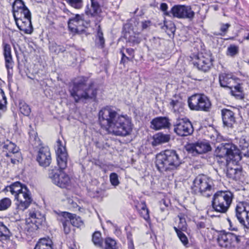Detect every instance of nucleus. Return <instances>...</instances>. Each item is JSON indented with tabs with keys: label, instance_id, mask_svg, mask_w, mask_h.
Returning a JSON list of instances; mask_svg holds the SVG:
<instances>
[{
	"label": "nucleus",
	"instance_id": "1",
	"mask_svg": "<svg viewBox=\"0 0 249 249\" xmlns=\"http://www.w3.org/2000/svg\"><path fill=\"white\" fill-rule=\"evenodd\" d=\"M99 121L103 128L115 136L126 137L133 130L131 118L126 115L120 114L112 107L107 106L100 110Z\"/></svg>",
	"mask_w": 249,
	"mask_h": 249
},
{
	"label": "nucleus",
	"instance_id": "2",
	"mask_svg": "<svg viewBox=\"0 0 249 249\" xmlns=\"http://www.w3.org/2000/svg\"><path fill=\"white\" fill-rule=\"evenodd\" d=\"M156 166L161 173H170L177 170L181 164V160L177 152L167 150L156 156Z\"/></svg>",
	"mask_w": 249,
	"mask_h": 249
},
{
	"label": "nucleus",
	"instance_id": "3",
	"mask_svg": "<svg viewBox=\"0 0 249 249\" xmlns=\"http://www.w3.org/2000/svg\"><path fill=\"white\" fill-rule=\"evenodd\" d=\"M10 191L17 200V208L19 211H23L29 206L32 199L29 190L26 186L23 185L19 182H16L5 189Z\"/></svg>",
	"mask_w": 249,
	"mask_h": 249
},
{
	"label": "nucleus",
	"instance_id": "4",
	"mask_svg": "<svg viewBox=\"0 0 249 249\" xmlns=\"http://www.w3.org/2000/svg\"><path fill=\"white\" fill-rule=\"evenodd\" d=\"M88 79L85 77L81 78L77 82H74L72 86L70 88V92L71 97L75 102H78L82 99H92L96 97V89H93L91 85H87L86 83Z\"/></svg>",
	"mask_w": 249,
	"mask_h": 249
},
{
	"label": "nucleus",
	"instance_id": "5",
	"mask_svg": "<svg viewBox=\"0 0 249 249\" xmlns=\"http://www.w3.org/2000/svg\"><path fill=\"white\" fill-rule=\"evenodd\" d=\"M233 194L229 191H219L213 196L212 206L213 210L221 213L229 210L233 199Z\"/></svg>",
	"mask_w": 249,
	"mask_h": 249
},
{
	"label": "nucleus",
	"instance_id": "6",
	"mask_svg": "<svg viewBox=\"0 0 249 249\" xmlns=\"http://www.w3.org/2000/svg\"><path fill=\"white\" fill-rule=\"evenodd\" d=\"M192 190L195 194H200L203 196L209 197L213 193V180L207 176L199 175L194 179Z\"/></svg>",
	"mask_w": 249,
	"mask_h": 249
},
{
	"label": "nucleus",
	"instance_id": "7",
	"mask_svg": "<svg viewBox=\"0 0 249 249\" xmlns=\"http://www.w3.org/2000/svg\"><path fill=\"white\" fill-rule=\"evenodd\" d=\"M188 106L191 110L209 111L211 103L208 97L203 94H195L188 99Z\"/></svg>",
	"mask_w": 249,
	"mask_h": 249
},
{
	"label": "nucleus",
	"instance_id": "8",
	"mask_svg": "<svg viewBox=\"0 0 249 249\" xmlns=\"http://www.w3.org/2000/svg\"><path fill=\"white\" fill-rule=\"evenodd\" d=\"M3 154L13 164L19 162L21 159V153L19 148L13 142L6 140L0 145Z\"/></svg>",
	"mask_w": 249,
	"mask_h": 249
},
{
	"label": "nucleus",
	"instance_id": "9",
	"mask_svg": "<svg viewBox=\"0 0 249 249\" xmlns=\"http://www.w3.org/2000/svg\"><path fill=\"white\" fill-rule=\"evenodd\" d=\"M240 236L231 232L221 231L218 235L217 242L220 246L225 248L234 247L240 242Z\"/></svg>",
	"mask_w": 249,
	"mask_h": 249
},
{
	"label": "nucleus",
	"instance_id": "10",
	"mask_svg": "<svg viewBox=\"0 0 249 249\" xmlns=\"http://www.w3.org/2000/svg\"><path fill=\"white\" fill-rule=\"evenodd\" d=\"M235 216L245 228H249V204L245 201L238 202L235 207Z\"/></svg>",
	"mask_w": 249,
	"mask_h": 249
},
{
	"label": "nucleus",
	"instance_id": "11",
	"mask_svg": "<svg viewBox=\"0 0 249 249\" xmlns=\"http://www.w3.org/2000/svg\"><path fill=\"white\" fill-rule=\"evenodd\" d=\"M235 149V146L232 143H222L216 146L214 153L217 157L223 159L222 162L227 163L229 160L233 159Z\"/></svg>",
	"mask_w": 249,
	"mask_h": 249
},
{
	"label": "nucleus",
	"instance_id": "12",
	"mask_svg": "<svg viewBox=\"0 0 249 249\" xmlns=\"http://www.w3.org/2000/svg\"><path fill=\"white\" fill-rule=\"evenodd\" d=\"M173 126L174 131L179 136H187L191 135L194 132L191 122L186 118L177 120Z\"/></svg>",
	"mask_w": 249,
	"mask_h": 249
},
{
	"label": "nucleus",
	"instance_id": "13",
	"mask_svg": "<svg viewBox=\"0 0 249 249\" xmlns=\"http://www.w3.org/2000/svg\"><path fill=\"white\" fill-rule=\"evenodd\" d=\"M172 15L173 18L179 19H187L192 20L195 16V13L190 6L185 5H175L171 8Z\"/></svg>",
	"mask_w": 249,
	"mask_h": 249
},
{
	"label": "nucleus",
	"instance_id": "14",
	"mask_svg": "<svg viewBox=\"0 0 249 249\" xmlns=\"http://www.w3.org/2000/svg\"><path fill=\"white\" fill-rule=\"evenodd\" d=\"M49 177L54 184L61 188H65L70 182L68 175L56 167L49 170Z\"/></svg>",
	"mask_w": 249,
	"mask_h": 249
},
{
	"label": "nucleus",
	"instance_id": "15",
	"mask_svg": "<svg viewBox=\"0 0 249 249\" xmlns=\"http://www.w3.org/2000/svg\"><path fill=\"white\" fill-rule=\"evenodd\" d=\"M211 149L210 143L207 141H198L189 143L186 146V150L193 155L207 153Z\"/></svg>",
	"mask_w": 249,
	"mask_h": 249
},
{
	"label": "nucleus",
	"instance_id": "16",
	"mask_svg": "<svg viewBox=\"0 0 249 249\" xmlns=\"http://www.w3.org/2000/svg\"><path fill=\"white\" fill-rule=\"evenodd\" d=\"M36 160L39 164L44 167L50 165L52 161L51 155L49 148L47 146L40 147L38 151Z\"/></svg>",
	"mask_w": 249,
	"mask_h": 249
},
{
	"label": "nucleus",
	"instance_id": "17",
	"mask_svg": "<svg viewBox=\"0 0 249 249\" xmlns=\"http://www.w3.org/2000/svg\"><path fill=\"white\" fill-rule=\"evenodd\" d=\"M18 28L25 34H30L33 31L31 22V15L29 17H24L15 20Z\"/></svg>",
	"mask_w": 249,
	"mask_h": 249
},
{
	"label": "nucleus",
	"instance_id": "18",
	"mask_svg": "<svg viewBox=\"0 0 249 249\" xmlns=\"http://www.w3.org/2000/svg\"><path fill=\"white\" fill-rule=\"evenodd\" d=\"M238 78L232 73H222L219 75V82L221 87L231 88L235 84Z\"/></svg>",
	"mask_w": 249,
	"mask_h": 249
},
{
	"label": "nucleus",
	"instance_id": "19",
	"mask_svg": "<svg viewBox=\"0 0 249 249\" xmlns=\"http://www.w3.org/2000/svg\"><path fill=\"white\" fill-rule=\"evenodd\" d=\"M194 64L199 70L207 72L212 66V59L211 56L206 57L200 55L198 56L196 61L194 62Z\"/></svg>",
	"mask_w": 249,
	"mask_h": 249
},
{
	"label": "nucleus",
	"instance_id": "20",
	"mask_svg": "<svg viewBox=\"0 0 249 249\" xmlns=\"http://www.w3.org/2000/svg\"><path fill=\"white\" fill-rule=\"evenodd\" d=\"M45 220L44 214H42L40 211L36 209H31L29 211L28 222H31L36 225L38 228L41 225Z\"/></svg>",
	"mask_w": 249,
	"mask_h": 249
},
{
	"label": "nucleus",
	"instance_id": "21",
	"mask_svg": "<svg viewBox=\"0 0 249 249\" xmlns=\"http://www.w3.org/2000/svg\"><path fill=\"white\" fill-rule=\"evenodd\" d=\"M91 5H88L85 10L86 14L91 17L99 16L101 13V5L104 0H90Z\"/></svg>",
	"mask_w": 249,
	"mask_h": 249
},
{
	"label": "nucleus",
	"instance_id": "22",
	"mask_svg": "<svg viewBox=\"0 0 249 249\" xmlns=\"http://www.w3.org/2000/svg\"><path fill=\"white\" fill-rule=\"evenodd\" d=\"M3 55L5 60V67L7 70L8 75H9L10 74V70H13L14 64V62L11 54V48L9 44H4Z\"/></svg>",
	"mask_w": 249,
	"mask_h": 249
},
{
	"label": "nucleus",
	"instance_id": "23",
	"mask_svg": "<svg viewBox=\"0 0 249 249\" xmlns=\"http://www.w3.org/2000/svg\"><path fill=\"white\" fill-rule=\"evenodd\" d=\"M151 127L155 130L169 128L171 123L168 118L166 117H158L153 119L151 122Z\"/></svg>",
	"mask_w": 249,
	"mask_h": 249
},
{
	"label": "nucleus",
	"instance_id": "24",
	"mask_svg": "<svg viewBox=\"0 0 249 249\" xmlns=\"http://www.w3.org/2000/svg\"><path fill=\"white\" fill-rule=\"evenodd\" d=\"M221 116L224 125L228 127H232L236 122L235 113L230 109L223 108L221 110Z\"/></svg>",
	"mask_w": 249,
	"mask_h": 249
},
{
	"label": "nucleus",
	"instance_id": "25",
	"mask_svg": "<svg viewBox=\"0 0 249 249\" xmlns=\"http://www.w3.org/2000/svg\"><path fill=\"white\" fill-rule=\"evenodd\" d=\"M236 147L240 151L239 155L240 160L242 159L243 157L249 158V143L244 137H242L240 138L238 145Z\"/></svg>",
	"mask_w": 249,
	"mask_h": 249
},
{
	"label": "nucleus",
	"instance_id": "26",
	"mask_svg": "<svg viewBox=\"0 0 249 249\" xmlns=\"http://www.w3.org/2000/svg\"><path fill=\"white\" fill-rule=\"evenodd\" d=\"M84 23L83 16L76 15L74 17L69 19L68 26L71 31L78 32L80 27L84 26Z\"/></svg>",
	"mask_w": 249,
	"mask_h": 249
},
{
	"label": "nucleus",
	"instance_id": "27",
	"mask_svg": "<svg viewBox=\"0 0 249 249\" xmlns=\"http://www.w3.org/2000/svg\"><path fill=\"white\" fill-rule=\"evenodd\" d=\"M70 215L68 212H63L58 214L57 219L63 225L64 232L66 234H69L71 231V223L67 219V217Z\"/></svg>",
	"mask_w": 249,
	"mask_h": 249
},
{
	"label": "nucleus",
	"instance_id": "28",
	"mask_svg": "<svg viewBox=\"0 0 249 249\" xmlns=\"http://www.w3.org/2000/svg\"><path fill=\"white\" fill-rule=\"evenodd\" d=\"M170 140V136L169 135L158 133L153 136V141L152 143L153 146H157L167 142Z\"/></svg>",
	"mask_w": 249,
	"mask_h": 249
},
{
	"label": "nucleus",
	"instance_id": "29",
	"mask_svg": "<svg viewBox=\"0 0 249 249\" xmlns=\"http://www.w3.org/2000/svg\"><path fill=\"white\" fill-rule=\"evenodd\" d=\"M56 156L57 165L59 167L57 169L63 171L67 166L68 153L56 154Z\"/></svg>",
	"mask_w": 249,
	"mask_h": 249
},
{
	"label": "nucleus",
	"instance_id": "30",
	"mask_svg": "<svg viewBox=\"0 0 249 249\" xmlns=\"http://www.w3.org/2000/svg\"><path fill=\"white\" fill-rule=\"evenodd\" d=\"M12 234L9 228L3 222H0V240L6 241L9 239Z\"/></svg>",
	"mask_w": 249,
	"mask_h": 249
},
{
	"label": "nucleus",
	"instance_id": "31",
	"mask_svg": "<svg viewBox=\"0 0 249 249\" xmlns=\"http://www.w3.org/2000/svg\"><path fill=\"white\" fill-rule=\"evenodd\" d=\"M68 213L70 215L67 217V219L72 225L76 227H79L83 224V223L79 216H77L76 214H72L70 213Z\"/></svg>",
	"mask_w": 249,
	"mask_h": 249
},
{
	"label": "nucleus",
	"instance_id": "32",
	"mask_svg": "<svg viewBox=\"0 0 249 249\" xmlns=\"http://www.w3.org/2000/svg\"><path fill=\"white\" fill-rule=\"evenodd\" d=\"M170 106L174 112H180L183 110L184 104L181 101L172 100Z\"/></svg>",
	"mask_w": 249,
	"mask_h": 249
},
{
	"label": "nucleus",
	"instance_id": "33",
	"mask_svg": "<svg viewBox=\"0 0 249 249\" xmlns=\"http://www.w3.org/2000/svg\"><path fill=\"white\" fill-rule=\"evenodd\" d=\"M30 15H31V13L27 7L13 14L14 20H17V19L23 18L24 17H29Z\"/></svg>",
	"mask_w": 249,
	"mask_h": 249
},
{
	"label": "nucleus",
	"instance_id": "34",
	"mask_svg": "<svg viewBox=\"0 0 249 249\" xmlns=\"http://www.w3.org/2000/svg\"><path fill=\"white\" fill-rule=\"evenodd\" d=\"M6 104V97L3 90L0 88V118L7 109Z\"/></svg>",
	"mask_w": 249,
	"mask_h": 249
},
{
	"label": "nucleus",
	"instance_id": "35",
	"mask_svg": "<svg viewBox=\"0 0 249 249\" xmlns=\"http://www.w3.org/2000/svg\"><path fill=\"white\" fill-rule=\"evenodd\" d=\"M96 44L101 48H103L105 45V39L100 26H98L96 36Z\"/></svg>",
	"mask_w": 249,
	"mask_h": 249
},
{
	"label": "nucleus",
	"instance_id": "36",
	"mask_svg": "<svg viewBox=\"0 0 249 249\" xmlns=\"http://www.w3.org/2000/svg\"><path fill=\"white\" fill-rule=\"evenodd\" d=\"M140 209L139 210V213L142 217L145 220H148L149 219V211L146 207L145 202H142L140 204Z\"/></svg>",
	"mask_w": 249,
	"mask_h": 249
},
{
	"label": "nucleus",
	"instance_id": "37",
	"mask_svg": "<svg viewBox=\"0 0 249 249\" xmlns=\"http://www.w3.org/2000/svg\"><path fill=\"white\" fill-rule=\"evenodd\" d=\"M240 173L241 171L239 169L231 168L227 169L226 176L229 178L236 179Z\"/></svg>",
	"mask_w": 249,
	"mask_h": 249
},
{
	"label": "nucleus",
	"instance_id": "38",
	"mask_svg": "<svg viewBox=\"0 0 249 249\" xmlns=\"http://www.w3.org/2000/svg\"><path fill=\"white\" fill-rule=\"evenodd\" d=\"M27 7L22 0H15L12 4V14Z\"/></svg>",
	"mask_w": 249,
	"mask_h": 249
},
{
	"label": "nucleus",
	"instance_id": "39",
	"mask_svg": "<svg viewBox=\"0 0 249 249\" xmlns=\"http://www.w3.org/2000/svg\"><path fill=\"white\" fill-rule=\"evenodd\" d=\"M239 47L234 44H231L228 47L226 54L228 56L234 57L239 53Z\"/></svg>",
	"mask_w": 249,
	"mask_h": 249
},
{
	"label": "nucleus",
	"instance_id": "40",
	"mask_svg": "<svg viewBox=\"0 0 249 249\" xmlns=\"http://www.w3.org/2000/svg\"><path fill=\"white\" fill-rule=\"evenodd\" d=\"M50 50L56 54H58L60 53H63L65 51V48L61 45H58L56 43H52L49 46Z\"/></svg>",
	"mask_w": 249,
	"mask_h": 249
},
{
	"label": "nucleus",
	"instance_id": "41",
	"mask_svg": "<svg viewBox=\"0 0 249 249\" xmlns=\"http://www.w3.org/2000/svg\"><path fill=\"white\" fill-rule=\"evenodd\" d=\"M174 229L182 243L184 246L187 245L188 244V240L186 235L183 232H182V231H179V229L176 227H174Z\"/></svg>",
	"mask_w": 249,
	"mask_h": 249
},
{
	"label": "nucleus",
	"instance_id": "42",
	"mask_svg": "<svg viewBox=\"0 0 249 249\" xmlns=\"http://www.w3.org/2000/svg\"><path fill=\"white\" fill-rule=\"evenodd\" d=\"M19 111L24 115L28 116L31 113V108L25 102H20L19 103Z\"/></svg>",
	"mask_w": 249,
	"mask_h": 249
},
{
	"label": "nucleus",
	"instance_id": "43",
	"mask_svg": "<svg viewBox=\"0 0 249 249\" xmlns=\"http://www.w3.org/2000/svg\"><path fill=\"white\" fill-rule=\"evenodd\" d=\"M11 205V200L8 197L0 200V211H4L8 209Z\"/></svg>",
	"mask_w": 249,
	"mask_h": 249
},
{
	"label": "nucleus",
	"instance_id": "44",
	"mask_svg": "<svg viewBox=\"0 0 249 249\" xmlns=\"http://www.w3.org/2000/svg\"><path fill=\"white\" fill-rule=\"evenodd\" d=\"M92 242L94 244L98 247H101L102 245V239L101 234L99 231H95L92 235Z\"/></svg>",
	"mask_w": 249,
	"mask_h": 249
},
{
	"label": "nucleus",
	"instance_id": "45",
	"mask_svg": "<svg viewBox=\"0 0 249 249\" xmlns=\"http://www.w3.org/2000/svg\"><path fill=\"white\" fill-rule=\"evenodd\" d=\"M105 243V249H116V242L114 240L110 238H107Z\"/></svg>",
	"mask_w": 249,
	"mask_h": 249
},
{
	"label": "nucleus",
	"instance_id": "46",
	"mask_svg": "<svg viewBox=\"0 0 249 249\" xmlns=\"http://www.w3.org/2000/svg\"><path fill=\"white\" fill-rule=\"evenodd\" d=\"M141 39L138 35H131L129 36L127 42L130 43V46H134L140 43Z\"/></svg>",
	"mask_w": 249,
	"mask_h": 249
},
{
	"label": "nucleus",
	"instance_id": "47",
	"mask_svg": "<svg viewBox=\"0 0 249 249\" xmlns=\"http://www.w3.org/2000/svg\"><path fill=\"white\" fill-rule=\"evenodd\" d=\"M67 153L65 146L63 145L62 141L58 139L56 141V154H62Z\"/></svg>",
	"mask_w": 249,
	"mask_h": 249
},
{
	"label": "nucleus",
	"instance_id": "48",
	"mask_svg": "<svg viewBox=\"0 0 249 249\" xmlns=\"http://www.w3.org/2000/svg\"><path fill=\"white\" fill-rule=\"evenodd\" d=\"M66 1L72 7L80 9L82 7V0H66Z\"/></svg>",
	"mask_w": 249,
	"mask_h": 249
},
{
	"label": "nucleus",
	"instance_id": "49",
	"mask_svg": "<svg viewBox=\"0 0 249 249\" xmlns=\"http://www.w3.org/2000/svg\"><path fill=\"white\" fill-rule=\"evenodd\" d=\"M109 179L111 184L115 187L118 186L120 183L118 176L115 173H112L110 174Z\"/></svg>",
	"mask_w": 249,
	"mask_h": 249
},
{
	"label": "nucleus",
	"instance_id": "50",
	"mask_svg": "<svg viewBox=\"0 0 249 249\" xmlns=\"http://www.w3.org/2000/svg\"><path fill=\"white\" fill-rule=\"evenodd\" d=\"M168 5L167 3L163 2L160 4V10L163 12V15L165 16L171 17L172 16L171 10L170 11H168Z\"/></svg>",
	"mask_w": 249,
	"mask_h": 249
},
{
	"label": "nucleus",
	"instance_id": "51",
	"mask_svg": "<svg viewBox=\"0 0 249 249\" xmlns=\"http://www.w3.org/2000/svg\"><path fill=\"white\" fill-rule=\"evenodd\" d=\"M48 239L43 238L40 239L36 243L34 249H44L46 244H47Z\"/></svg>",
	"mask_w": 249,
	"mask_h": 249
},
{
	"label": "nucleus",
	"instance_id": "52",
	"mask_svg": "<svg viewBox=\"0 0 249 249\" xmlns=\"http://www.w3.org/2000/svg\"><path fill=\"white\" fill-rule=\"evenodd\" d=\"M177 228L179 229V231H185L187 230V224L184 218H179V222Z\"/></svg>",
	"mask_w": 249,
	"mask_h": 249
},
{
	"label": "nucleus",
	"instance_id": "53",
	"mask_svg": "<svg viewBox=\"0 0 249 249\" xmlns=\"http://www.w3.org/2000/svg\"><path fill=\"white\" fill-rule=\"evenodd\" d=\"M231 93L232 96H234L237 99L242 100L244 98L243 90H239L238 91L231 90Z\"/></svg>",
	"mask_w": 249,
	"mask_h": 249
},
{
	"label": "nucleus",
	"instance_id": "54",
	"mask_svg": "<svg viewBox=\"0 0 249 249\" xmlns=\"http://www.w3.org/2000/svg\"><path fill=\"white\" fill-rule=\"evenodd\" d=\"M240 80L238 78V80H237L235 82V85L231 88H229L231 90H233L236 91H238L239 90H243V88L241 86L240 83Z\"/></svg>",
	"mask_w": 249,
	"mask_h": 249
},
{
	"label": "nucleus",
	"instance_id": "55",
	"mask_svg": "<svg viewBox=\"0 0 249 249\" xmlns=\"http://www.w3.org/2000/svg\"><path fill=\"white\" fill-rule=\"evenodd\" d=\"M142 30H147L152 25V22L150 20L142 21L141 23Z\"/></svg>",
	"mask_w": 249,
	"mask_h": 249
},
{
	"label": "nucleus",
	"instance_id": "56",
	"mask_svg": "<svg viewBox=\"0 0 249 249\" xmlns=\"http://www.w3.org/2000/svg\"><path fill=\"white\" fill-rule=\"evenodd\" d=\"M230 26L231 25L229 23L221 24L220 27V31L222 33L219 34L218 35L221 36L224 35L226 34V33L228 31V29L230 27Z\"/></svg>",
	"mask_w": 249,
	"mask_h": 249
},
{
	"label": "nucleus",
	"instance_id": "57",
	"mask_svg": "<svg viewBox=\"0 0 249 249\" xmlns=\"http://www.w3.org/2000/svg\"><path fill=\"white\" fill-rule=\"evenodd\" d=\"M120 53H121L122 54V59H121V60L120 61V63H123L124 64L126 60L127 61H132V59L131 58H130L129 57L126 56L124 53L123 52V51H120Z\"/></svg>",
	"mask_w": 249,
	"mask_h": 249
},
{
	"label": "nucleus",
	"instance_id": "58",
	"mask_svg": "<svg viewBox=\"0 0 249 249\" xmlns=\"http://www.w3.org/2000/svg\"><path fill=\"white\" fill-rule=\"evenodd\" d=\"M127 53L131 57V59L134 57V50L132 48H127L126 49Z\"/></svg>",
	"mask_w": 249,
	"mask_h": 249
},
{
	"label": "nucleus",
	"instance_id": "59",
	"mask_svg": "<svg viewBox=\"0 0 249 249\" xmlns=\"http://www.w3.org/2000/svg\"><path fill=\"white\" fill-rule=\"evenodd\" d=\"M44 249H53L52 246V241L48 239L47 244H45Z\"/></svg>",
	"mask_w": 249,
	"mask_h": 249
},
{
	"label": "nucleus",
	"instance_id": "60",
	"mask_svg": "<svg viewBox=\"0 0 249 249\" xmlns=\"http://www.w3.org/2000/svg\"><path fill=\"white\" fill-rule=\"evenodd\" d=\"M127 238L129 241V242L132 244V234L130 232H128L127 233Z\"/></svg>",
	"mask_w": 249,
	"mask_h": 249
},
{
	"label": "nucleus",
	"instance_id": "61",
	"mask_svg": "<svg viewBox=\"0 0 249 249\" xmlns=\"http://www.w3.org/2000/svg\"><path fill=\"white\" fill-rule=\"evenodd\" d=\"M200 228H203L204 227V223H201L199 225Z\"/></svg>",
	"mask_w": 249,
	"mask_h": 249
},
{
	"label": "nucleus",
	"instance_id": "62",
	"mask_svg": "<svg viewBox=\"0 0 249 249\" xmlns=\"http://www.w3.org/2000/svg\"><path fill=\"white\" fill-rule=\"evenodd\" d=\"M245 39L247 40H249V33L248 34V36L245 37Z\"/></svg>",
	"mask_w": 249,
	"mask_h": 249
},
{
	"label": "nucleus",
	"instance_id": "63",
	"mask_svg": "<svg viewBox=\"0 0 249 249\" xmlns=\"http://www.w3.org/2000/svg\"><path fill=\"white\" fill-rule=\"evenodd\" d=\"M228 221H229V223H230V224L231 225V220H230V219H228Z\"/></svg>",
	"mask_w": 249,
	"mask_h": 249
},
{
	"label": "nucleus",
	"instance_id": "64",
	"mask_svg": "<svg viewBox=\"0 0 249 249\" xmlns=\"http://www.w3.org/2000/svg\"><path fill=\"white\" fill-rule=\"evenodd\" d=\"M70 249H74V248H73V247H71V248H70Z\"/></svg>",
	"mask_w": 249,
	"mask_h": 249
}]
</instances>
